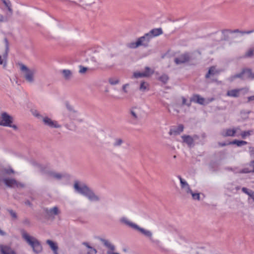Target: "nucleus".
<instances>
[{"label":"nucleus","instance_id":"f257e3e1","mask_svg":"<svg viewBox=\"0 0 254 254\" xmlns=\"http://www.w3.org/2000/svg\"><path fill=\"white\" fill-rule=\"evenodd\" d=\"M73 187L76 192L85 196L91 201H98L100 200V196L83 183L76 181Z\"/></svg>","mask_w":254,"mask_h":254},{"label":"nucleus","instance_id":"f03ea898","mask_svg":"<svg viewBox=\"0 0 254 254\" xmlns=\"http://www.w3.org/2000/svg\"><path fill=\"white\" fill-rule=\"evenodd\" d=\"M21 234L23 240L30 246L34 253L38 254L42 252L41 243L36 237L30 235L24 230H21Z\"/></svg>","mask_w":254,"mask_h":254},{"label":"nucleus","instance_id":"7ed1b4c3","mask_svg":"<svg viewBox=\"0 0 254 254\" xmlns=\"http://www.w3.org/2000/svg\"><path fill=\"white\" fill-rule=\"evenodd\" d=\"M13 171L11 169H2L0 170V183L3 182L7 187L9 188H22L24 185L17 182L15 179L10 178L8 175L13 173Z\"/></svg>","mask_w":254,"mask_h":254},{"label":"nucleus","instance_id":"20e7f679","mask_svg":"<svg viewBox=\"0 0 254 254\" xmlns=\"http://www.w3.org/2000/svg\"><path fill=\"white\" fill-rule=\"evenodd\" d=\"M19 65L25 80L29 83L34 82V75L36 72V69L34 68H28L23 64H19Z\"/></svg>","mask_w":254,"mask_h":254},{"label":"nucleus","instance_id":"39448f33","mask_svg":"<svg viewBox=\"0 0 254 254\" xmlns=\"http://www.w3.org/2000/svg\"><path fill=\"white\" fill-rule=\"evenodd\" d=\"M129 117L131 124H138L142 117L141 109L138 107L131 108L129 110Z\"/></svg>","mask_w":254,"mask_h":254},{"label":"nucleus","instance_id":"423d86ee","mask_svg":"<svg viewBox=\"0 0 254 254\" xmlns=\"http://www.w3.org/2000/svg\"><path fill=\"white\" fill-rule=\"evenodd\" d=\"M13 118L6 112H3L0 116V125L4 127H8L14 130L17 129L15 125H12Z\"/></svg>","mask_w":254,"mask_h":254},{"label":"nucleus","instance_id":"0eeeda50","mask_svg":"<svg viewBox=\"0 0 254 254\" xmlns=\"http://www.w3.org/2000/svg\"><path fill=\"white\" fill-rule=\"evenodd\" d=\"M240 78L243 80L254 79V73L250 69H244L241 73L232 75L228 78L230 82L233 81L236 78Z\"/></svg>","mask_w":254,"mask_h":254},{"label":"nucleus","instance_id":"6e6552de","mask_svg":"<svg viewBox=\"0 0 254 254\" xmlns=\"http://www.w3.org/2000/svg\"><path fill=\"white\" fill-rule=\"evenodd\" d=\"M239 130L240 127H234L223 129L221 131V135L224 137L227 136H237L239 137Z\"/></svg>","mask_w":254,"mask_h":254},{"label":"nucleus","instance_id":"1a4fd4ad","mask_svg":"<svg viewBox=\"0 0 254 254\" xmlns=\"http://www.w3.org/2000/svg\"><path fill=\"white\" fill-rule=\"evenodd\" d=\"M43 122L45 126H48L51 128H60L61 126L59 125L56 121L52 120L48 117H43Z\"/></svg>","mask_w":254,"mask_h":254},{"label":"nucleus","instance_id":"9d476101","mask_svg":"<svg viewBox=\"0 0 254 254\" xmlns=\"http://www.w3.org/2000/svg\"><path fill=\"white\" fill-rule=\"evenodd\" d=\"M5 41L6 42L5 49L3 53L0 54V64L2 65L3 67L6 66V59L8 51V41L6 39H5Z\"/></svg>","mask_w":254,"mask_h":254},{"label":"nucleus","instance_id":"9b49d317","mask_svg":"<svg viewBox=\"0 0 254 254\" xmlns=\"http://www.w3.org/2000/svg\"><path fill=\"white\" fill-rule=\"evenodd\" d=\"M178 178L180 181L181 187L183 191L187 194H189L190 192H191V190L187 181L185 179H183L180 176H178Z\"/></svg>","mask_w":254,"mask_h":254},{"label":"nucleus","instance_id":"f8f14e48","mask_svg":"<svg viewBox=\"0 0 254 254\" xmlns=\"http://www.w3.org/2000/svg\"><path fill=\"white\" fill-rule=\"evenodd\" d=\"M183 142L186 143L188 146L191 147L194 145V141L197 138V135H194L193 137L190 135H184L182 136Z\"/></svg>","mask_w":254,"mask_h":254},{"label":"nucleus","instance_id":"ddd939ff","mask_svg":"<svg viewBox=\"0 0 254 254\" xmlns=\"http://www.w3.org/2000/svg\"><path fill=\"white\" fill-rule=\"evenodd\" d=\"M190 102L196 103L200 105L206 104L205 99L198 94L193 95L190 98Z\"/></svg>","mask_w":254,"mask_h":254},{"label":"nucleus","instance_id":"4468645a","mask_svg":"<svg viewBox=\"0 0 254 254\" xmlns=\"http://www.w3.org/2000/svg\"><path fill=\"white\" fill-rule=\"evenodd\" d=\"M120 222L134 229L135 228H138V225L137 224L130 221L126 217H123L121 218L120 219Z\"/></svg>","mask_w":254,"mask_h":254},{"label":"nucleus","instance_id":"2eb2a0df","mask_svg":"<svg viewBox=\"0 0 254 254\" xmlns=\"http://www.w3.org/2000/svg\"><path fill=\"white\" fill-rule=\"evenodd\" d=\"M184 126L182 125H179L177 127H172L169 131L170 135H177L183 131Z\"/></svg>","mask_w":254,"mask_h":254},{"label":"nucleus","instance_id":"dca6fc26","mask_svg":"<svg viewBox=\"0 0 254 254\" xmlns=\"http://www.w3.org/2000/svg\"><path fill=\"white\" fill-rule=\"evenodd\" d=\"M189 60V56L188 54H184L181 55L179 57L177 58L175 60L176 64H181L185 63Z\"/></svg>","mask_w":254,"mask_h":254},{"label":"nucleus","instance_id":"f3484780","mask_svg":"<svg viewBox=\"0 0 254 254\" xmlns=\"http://www.w3.org/2000/svg\"><path fill=\"white\" fill-rule=\"evenodd\" d=\"M46 243L49 245L51 250L53 251L54 254H59L58 253V246L56 243L50 240H47Z\"/></svg>","mask_w":254,"mask_h":254},{"label":"nucleus","instance_id":"a211bd4d","mask_svg":"<svg viewBox=\"0 0 254 254\" xmlns=\"http://www.w3.org/2000/svg\"><path fill=\"white\" fill-rule=\"evenodd\" d=\"M0 250L2 254H16L9 247L6 246H0Z\"/></svg>","mask_w":254,"mask_h":254},{"label":"nucleus","instance_id":"6ab92c4d","mask_svg":"<svg viewBox=\"0 0 254 254\" xmlns=\"http://www.w3.org/2000/svg\"><path fill=\"white\" fill-rule=\"evenodd\" d=\"M221 70L216 69L215 66H211L209 69L207 73L205 75L206 78L210 77L211 76L219 74Z\"/></svg>","mask_w":254,"mask_h":254},{"label":"nucleus","instance_id":"aec40b11","mask_svg":"<svg viewBox=\"0 0 254 254\" xmlns=\"http://www.w3.org/2000/svg\"><path fill=\"white\" fill-rule=\"evenodd\" d=\"M46 212L48 216H54L59 214V210L57 206H55L50 209H46Z\"/></svg>","mask_w":254,"mask_h":254},{"label":"nucleus","instance_id":"412c9836","mask_svg":"<svg viewBox=\"0 0 254 254\" xmlns=\"http://www.w3.org/2000/svg\"><path fill=\"white\" fill-rule=\"evenodd\" d=\"M99 240L103 244V245L108 249H109L111 251H114L115 250V246L111 244L109 241L108 240L103 239V238H100Z\"/></svg>","mask_w":254,"mask_h":254},{"label":"nucleus","instance_id":"4be33fe9","mask_svg":"<svg viewBox=\"0 0 254 254\" xmlns=\"http://www.w3.org/2000/svg\"><path fill=\"white\" fill-rule=\"evenodd\" d=\"M225 188L229 191L233 192V193H235L240 188V187H239V186H235L233 183L227 184L226 185Z\"/></svg>","mask_w":254,"mask_h":254},{"label":"nucleus","instance_id":"5701e85b","mask_svg":"<svg viewBox=\"0 0 254 254\" xmlns=\"http://www.w3.org/2000/svg\"><path fill=\"white\" fill-rule=\"evenodd\" d=\"M254 32V30H251V31H240L238 29H236L234 30H231L229 29L225 30L223 31V33L225 34L226 33H240L242 34H251Z\"/></svg>","mask_w":254,"mask_h":254},{"label":"nucleus","instance_id":"b1692460","mask_svg":"<svg viewBox=\"0 0 254 254\" xmlns=\"http://www.w3.org/2000/svg\"><path fill=\"white\" fill-rule=\"evenodd\" d=\"M64 78L66 80H69L71 78L72 72L69 69H63L61 71Z\"/></svg>","mask_w":254,"mask_h":254},{"label":"nucleus","instance_id":"393cba45","mask_svg":"<svg viewBox=\"0 0 254 254\" xmlns=\"http://www.w3.org/2000/svg\"><path fill=\"white\" fill-rule=\"evenodd\" d=\"M150 34L155 37L163 34V31L161 28H154L150 31Z\"/></svg>","mask_w":254,"mask_h":254},{"label":"nucleus","instance_id":"a878e982","mask_svg":"<svg viewBox=\"0 0 254 254\" xmlns=\"http://www.w3.org/2000/svg\"><path fill=\"white\" fill-rule=\"evenodd\" d=\"M241 90V89H233L228 91L227 95L232 97H237L239 96Z\"/></svg>","mask_w":254,"mask_h":254},{"label":"nucleus","instance_id":"bb28decb","mask_svg":"<svg viewBox=\"0 0 254 254\" xmlns=\"http://www.w3.org/2000/svg\"><path fill=\"white\" fill-rule=\"evenodd\" d=\"M137 40L138 41H140V46H143L144 47H147L148 46V43L149 42L145 35L139 37L137 39Z\"/></svg>","mask_w":254,"mask_h":254},{"label":"nucleus","instance_id":"cd10ccee","mask_svg":"<svg viewBox=\"0 0 254 254\" xmlns=\"http://www.w3.org/2000/svg\"><path fill=\"white\" fill-rule=\"evenodd\" d=\"M135 229L140 231L141 233H142L144 235H145L146 237H151L152 236V233L151 232V231L139 227L138 226V228H135Z\"/></svg>","mask_w":254,"mask_h":254},{"label":"nucleus","instance_id":"c85d7f7f","mask_svg":"<svg viewBox=\"0 0 254 254\" xmlns=\"http://www.w3.org/2000/svg\"><path fill=\"white\" fill-rule=\"evenodd\" d=\"M253 133V130H247L242 131L240 129L239 130V136H241L243 138H245L246 137L249 136L252 134Z\"/></svg>","mask_w":254,"mask_h":254},{"label":"nucleus","instance_id":"c756f323","mask_svg":"<svg viewBox=\"0 0 254 254\" xmlns=\"http://www.w3.org/2000/svg\"><path fill=\"white\" fill-rule=\"evenodd\" d=\"M127 46L128 48L130 49H135L139 46H140V41H138L137 39L136 41L135 42H131L130 43H128L127 44Z\"/></svg>","mask_w":254,"mask_h":254},{"label":"nucleus","instance_id":"7c9ffc66","mask_svg":"<svg viewBox=\"0 0 254 254\" xmlns=\"http://www.w3.org/2000/svg\"><path fill=\"white\" fill-rule=\"evenodd\" d=\"M139 90L142 92H145L149 90V84L145 81H142L139 86Z\"/></svg>","mask_w":254,"mask_h":254},{"label":"nucleus","instance_id":"2f4dec72","mask_svg":"<svg viewBox=\"0 0 254 254\" xmlns=\"http://www.w3.org/2000/svg\"><path fill=\"white\" fill-rule=\"evenodd\" d=\"M229 144H236L238 146H242L243 145H245L247 144V142L243 140H234L232 142H230Z\"/></svg>","mask_w":254,"mask_h":254},{"label":"nucleus","instance_id":"473e14b6","mask_svg":"<svg viewBox=\"0 0 254 254\" xmlns=\"http://www.w3.org/2000/svg\"><path fill=\"white\" fill-rule=\"evenodd\" d=\"M1 1L11 14L12 13V9L11 8V4L9 0H2Z\"/></svg>","mask_w":254,"mask_h":254},{"label":"nucleus","instance_id":"72a5a7b5","mask_svg":"<svg viewBox=\"0 0 254 254\" xmlns=\"http://www.w3.org/2000/svg\"><path fill=\"white\" fill-rule=\"evenodd\" d=\"M226 169L228 171H232L235 174L241 173V168L239 167H228Z\"/></svg>","mask_w":254,"mask_h":254},{"label":"nucleus","instance_id":"f704fd0d","mask_svg":"<svg viewBox=\"0 0 254 254\" xmlns=\"http://www.w3.org/2000/svg\"><path fill=\"white\" fill-rule=\"evenodd\" d=\"M153 72L154 71L148 67H146L145 68V71L143 72V73L144 74V76H145V77L150 76L153 73Z\"/></svg>","mask_w":254,"mask_h":254},{"label":"nucleus","instance_id":"c9c22d12","mask_svg":"<svg viewBox=\"0 0 254 254\" xmlns=\"http://www.w3.org/2000/svg\"><path fill=\"white\" fill-rule=\"evenodd\" d=\"M109 82L112 85H115L119 83L120 80L118 78L112 77L109 79Z\"/></svg>","mask_w":254,"mask_h":254},{"label":"nucleus","instance_id":"e433bc0d","mask_svg":"<svg viewBox=\"0 0 254 254\" xmlns=\"http://www.w3.org/2000/svg\"><path fill=\"white\" fill-rule=\"evenodd\" d=\"M158 80L163 83H166L169 80V77L167 74H163L158 78Z\"/></svg>","mask_w":254,"mask_h":254},{"label":"nucleus","instance_id":"4c0bfd02","mask_svg":"<svg viewBox=\"0 0 254 254\" xmlns=\"http://www.w3.org/2000/svg\"><path fill=\"white\" fill-rule=\"evenodd\" d=\"M250 173H254V168L250 169L249 167L241 168V174H247Z\"/></svg>","mask_w":254,"mask_h":254},{"label":"nucleus","instance_id":"58836bf2","mask_svg":"<svg viewBox=\"0 0 254 254\" xmlns=\"http://www.w3.org/2000/svg\"><path fill=\"white\" fill-rule=\"evenodd\" d=\"M51 176L55 179H57V180H60L63 177H64V175L61 174V173H55V172H54V173H52L51 174Z\"/></svg>","mask_w":254,"mask_h":254},{"label":"nucleus","instance_id":"ea45409f","mask_svg":"<svg viewBox=\"0 0 254 254\" xmlns=\"http://www.w3.org/2000/svg\"><path fill=\"white\" fill-rule=\"evenodd\" d=\"M242 190L244 193L248 195L250 197L251 196V195H252V193H253V192L254 191L252 190H249L248 189L245 188V187L242 188Z\"/></svg>","mask_w":254,"mask_h":254},{"label":"nucleus","instance_id":"a19ab883","mask_svg":"<svg viewBox=\"0 0 254 254\" xmlns=\"http://www.w3.org/2000/svg\"><path fill=\"white\" fill-rule=\"evenodd\" d=\"M189 194H191L193 199L199 200H200V193H195L192 192L191 190V192H190Z\"/></svg>","mask_w":254,"mask_h":254},{"label":"nucleus","instance_id":"79ce46f5","mask_svg":"<svg viewBox=\"0 0 254 254\" xmlns=\"http://www.w3.org/2000/svg\"><path fill=\"white\" fill-rule=\"evenodd\" d=\"M143 72L135 71L133 73V76L135 78L145 77Z\"/></svg>","mask_w":254,"mask_h":254},{"label":"nucleus","instance_id":"37998d69","mask_svg":"<svg viewBox=\"0 0 254 254\" xmlns=\"http://www.w3.org/2000/svg\"><path fill=\"white\" fill-rule=\"evenodd\" d=\"M254 52V48H251L248 50V51L246 53L245 57H251L253 55Z\"/></svg>","mask_w":254,"mask_h":254},{"label":"nucleus","instance_id":"c03bdc74","mask_svg":"<svg viewBox=\"0 0 254 254\" xmlns=\"http://www.w3.org/2000/svg\"><path fill=\"white\" fill-rule=\"evenodd\" d=\"M123 143V140L121 138H116L114 143V146H119Z\"/></svg>","mask_w":254,"mask_h":254},{"label":"nucleus","instance_id":"a18cd8bd","mask_svg":"<svg viewBox=\"0 0 254 254\" xmlns=\"http://www.w3.org/2000/svg\"><path fill=\"white\" fill-rule=\"evenodd\" d=\"M182 99L183 105H186L188 107H190V106L191 102H190V101H188L184 97H182Z\"/></svg>","mask_w":254,"mask_h":254},{"label":"nucleus","instance_id":"49530a36","mask_svg":"<svg viewBox=\"0 0 254 254\" xmlns=\"http://www.w3.org/2000/svg\"><path fill=\"white\" fill-rule=\"evenodd\" d=\"M129 83H126L122 86V90L124 93L127 94L128 93L127 88L129 87Z\"/></svg>","mask_w":254,"mask_h":254},{"label":"nucleus","instance_id":"de8ad7c7","mask_svg":"<svg viewBox=\"0 0 254 254\" xmlns=\"http://www.w3.org/2000/svg\"><path fill=\"white\" fill-rule=\"evenodd\" d=\"M8 212H9L10 216L13 219H16L17 218V214L15 211L11 209L8 210Z\"/></svg>","mask_w":254,"mask_h":254},{"label":"nucleus","instance_id":"09e8293b","mask_svg":"<svg viewBox=\"0 0 254 254\" xmlns=\"http://www.w3.org/2000/svg\"><path fill=\"white\" fill-rule=\"evenodd\" d=\"M97 253V250L95 248L92 247L90 249L88 250L87 252V254H96Z\"/></svg>","mask_w":254,"mask_h":254},{"label":"nucleus","instance_id":"8fccbe9b","mask_svg":"<svg viewBox=\"0 0 254 254\" xmlns=\"http://www.w3.org/2000/svg\"><path fill=\"white\" fill-rule=\"evenodd\" d=\"M65 105L66 107V108L69 110V111H73V107L69 104V103L68 102H66L65 103Z\"/></svg>","mask_w":254,"mask_h":254},{"label":"nucleus","instance_id":"3c124183","mask_svg":"<svg viewBox=\"0 0 254 254\" xmlns=\"http://www.w3.org/2000/svg\"><path fill=\"white\" fill-rule=\"evenodd\" d=\"M147 38V39L148 40V41L150 42L151 39L154 38V37L152 35V34H150V31L148 33H146L144 34Z\"/></svg>","mask_w":254,"mask_h":254},{"label":"nucleus","instance_id":"603ef678","mask_svg":"<svg viewBox=\"0 0 254 254\" xmlns=\"http://www.w3.org/2000/svg\"><path fill=\"white\" fill-rule=\"evenodd\" d=\"M79 67H80V69H79V72L80 73H85L87 69V67H83V66H80Z\"/></svg>","mask_w":254,"mask_h":254},{"label":"nucleus","instance_id":"864d4df0","mask_svg":"<svg viewBox=\"0 0 254 254\" xmlns=\"http://www.w3.org/2000/svg\"><path fill=\"white\" fill-rule=\"evenodd\" d=\"M7 21V18L6 17H4L1 14H0V22H6Z\"/></svg>","mask_w":254,"mask_h":254},{"label":"nucleus","instance_id":"5fc2aeb1","mask_svg":"<svg viewBox=\"0 0 254 254\" xmlns=\"http://www.w3.org/2000/svg\"><path fill=\"white\" fill-rule=\"evenodd\" d=\"M23 223L24 224H25L26 225H28V226H30V221L28 219H24L23 220Z\"/></svg>","mask_w":254,"mask_h":254},{"label":"nucleus","instance_id":"6e6d98bb","mask_svg":"<svg viewBox=\"0 0 254 254\" xmlns=\"http://www.w3.org/2000/svg\"><path fill=\"white\" fill-rule=\"evenodd\" d=\"M82 244H83L84 246H85L87 248H88V250H89V249H90L92 248V247H91V246H90V245L89 244V243H87V242H83V243H82Z\"/></svg>","mask_w":254,"mask_h":254},{"label":"nucleus","instance_id":"4d7b16f0","mask_svg":"<svg viewBox=\"0 0 254 254\" xmlns=\"http://www.w3.org/2000/svg\"><path fill=\"white\" fill-rule=\"evenodd\" d=\"M214 100V99L213 98L208 99L207 100V101H206V104L209 103L210 102L213 101Z\"/></svg>","mask_w":254,"mask_h":254},{"label":"nucleus","instance_id":"13d9d810","mask_svg":"<svg viewBox=\"0 0 254 254\" xmlns=\"http://www.w3.org/2000/svg\"><path fill=\"white\" fill-rule=\"evenodd\" d=\"M248 102H250L251 101L254 100V95L250 96L248 98Z\"/></svg>","mask_w":254,"mask_h":254},{"label":"nucleus","instance_id":"bf43d9fd","mask_svg":"<svg viewBox=\"0 0 254 254\" xmlns=\"http://www.w3.org/2000/svg\"><path fill=\"white\" fill-rule=\"evenodd\" d=\"M0 235L1 236L5 235V233L4 232H3V231H2L0 229Z\"/></svg>","mask_w":254,"mask_h":254},{"label":"nucleus","instance_id":"052dcab7","mask_svg":"<svg viewBox=\"0 0 254 254\" xmlns=\"http://www.w3.org/2000/svg\"><path fill=\"white\" fill-rule=\"evenodd\" d=\"M153 242L156 244H160V242L158 240H153Z\"/></svg>","mask_w":254,"mask_h":254},{"label":"nucleus","instance_id":"680f3d73","mask_svg":"<svg viewBox=\"0 0 254 254\" xmlns=\"http://www.w3.org/2000/svg\"><path fill=\"white\" fill-rule=\"evenodd\" d=\"M250 198L251 199H253V200L254 201V191L253 192V193H252V195H251V196L250 197Z\"/></svg>","mask_w":254,"mask_h":254},{"label":"nucleus","instance_id":"e2e57ef3","mask_svg":"<svg viewBox=\"0 0 254 254\" xmlns=\"http://www.w3.org/2000/svg\"><path fill=\"white\" fill-rule=\"evenodd\" d=\"M219 145L222 146H225L226 145V143H219Z\"/></svg>","mask_w":254,"mask_h":254},{"label":"nucleus","instance_id":"0e129e2a","mask_svg":"<svg viewBox=\"0 0 254 254\" xmlns=\"http://www.w3.org/2000/svg\"><path fill=\"white\" fill-rule=\"evenodd\" d=\"M107 254H119L118 253H115L113 252H108Z\"/></svg>","mask_w":254,"mask_h":254},{"label":"nucleus","instance_id":"69168bd1","mask_svg":"<svg viewBox=\"0 0 254 254\" xmlns=\"http://www.w3.org/2000/svg\"><path fill=\"white\" fill-rule=\"evenodd\" d=\"M26 204H30V203L29 201H27V202H26Z\"/></svg>","mask_w":254,"mask_h":254},{"label":"nucleus","instance_id":"338daca9","mask_svg":"<svg viewBox=\"0 0 254 254\" xmlns=\"http://www.w3.org/2000/svg\"><path fill=\"white\" fill-rule=\"evenodd\" d=\"M176 112L177 113H178L179 112L178 110H176Z\"/></svg>","mask_w":254,"mask_h":254},{"label":"nucleus","instance_id":"774afa93","mask_svg":"<svg viewBox=\"0 0 254 254\" xmlns=\"http://www.w3.org/2000/svg\"><path fill=\"white\" fill-rule=\"evenodd\" d=\"M252 183L254 184V181H252Z\"/></svg>","mask_w":254,"mask_h":254}]
</instances>
